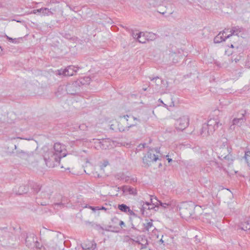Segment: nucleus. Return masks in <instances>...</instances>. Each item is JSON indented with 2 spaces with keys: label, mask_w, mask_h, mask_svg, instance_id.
Listing matches in <instances>:
<instances>
[{
  "label": "nucleus",
  "mask_w": 250,
  "mask_h": 250,
  "mask_svg": "<svg viewBox=\"0 0 250 250\" xmlns=\"http://www.w3.org/2000/svg\"><path fill=\"white\" fill-rule=\"evenodd\" d=\"M42 150V156L46 166L48 167H54L55 163L59 162L62 158L66 155L65 146L59 143L54 144L53 149L44 146Z\"/></svg>",
  "instance_id": "nucleus-1"
},
{
  "label": "nucleus",
  "mask_w": 250,
  "mask_h": 250,
  "mask_svg": "<svg viewBox=\"0 0 250 250\" xmlns=\"http://www.w3.org/2000/svg\"><path fill=\"white\" fill-rule=\"evenodd\" d=\"M32 189L37 193L36 197V203L42 206H45L49 203L51 195V189L47 187H42L35 183L32 185Z\"/></svg>",
  "instance_id": "nucleus-2"
},
{
  "label": "nucleus",
  "mask_w": 250,
  "mask_h": 250,
  "mask_svg": "<svg viewBox=\"0 0 250 250\" xmlns=\"http://www.w3.org/2000/svg\"><path fill=\"white\" fill-rule=\"evenodd\" d=\"M189 118L187 115H184L180 117L176 121L175 125L177 130H183L186 128L189 125Z\"/></svg>",
  "instance_id": "nucleus-3"
},
{
  "label": "nucleus",
  "mask_w": 250,
  "mask_h": 250,
  "mask_svg": "<svg viewBox=\"0 0 250 250\" xmlns=\"http://www.w3.org/2000/svg\"><path fill=\"white\" fill-rule=\"evenodd\" d=\"M158 159V156L155 155L153 153V150L151 149L143 158V166L145 167H148L151 165V162H156Z\"/></svg>",
  "instance_id": "nucleus-4"
},
{
  "label": "nucleus",
  "mask_w": 250,
  "mask_h": 250,
  "mask_svg": "<svg viewBox=\"0 0 250 250\" xmlns=\"http://www.w3.org/2000/svg\"><path fill=\"white\" fill-rule=\"evenodd\" d=\"M193 206L188 204L184 203L183 207L180 208V213L183 218L189 217L191 216L193 210Z\"/></svg>",
  "instance_id": "nucleus-5"
},
{
  "label": "nucleus",
  "mask_w": 250,
  "mask_h": 250,
  "mask_svg": "<svg viewBox=\"0 0 250 250\" xmlns=\"http://www.w3.org/2000/svg\"><path fill=\"white\" fill-rule=\"evenodd\" d=\"M206 125L208 126L209 133L212 134L222 124L220 123V121L218 118H212L209 119Z\"/></svg>",
  "instance_id": "nucleus-6"
},
{
  "label": "nucleus",
  "mask_w": 250,
  "mask_h": 250,
  "mask_svg": "<svg viewBox=\"0 0 250 250\" xmlns=\"http://www.w3.org/2000/svg\"><path fill=\"white\" fill-rule=\"evenodd\" d=\"M206 125L208 126L209 133L212 134L222 124L220 123V121L218 118H212L209 119Z\"/></svg>",
  "instance_id": "nucleus-7"
},
{
  "label": "nucleus",
  "mask_w": 250,
  "mask_h": 250,
  "mask_svg": "<svg viewBox=\"0 0 250 250\" xmlns=\"http://www.w3.org/2000/svg\"><path fill=\"white\" fill-rule=\"evenodd\" d=\"M78 69L75 66L70 65L63 70H59L58 74L59 75H62L65 76H71L76 73Z\"/></svg>",
  "instance_id": "nucleus-8"
},
{
  "label": "nucleus",
  "mask_w": 250,
  "mask_h": 250,
  "mask_svg": "<svg viewBox=\"0 0 250 250\" xmlns=\"http://www.w3.org/2000/svg\"><path fill=\"white\" fill-rule=\"evenodd\" d=\"M246 112L242 113L240 116L237 118H234L232 121V125H230V127L232 125H237L238 126H241L246 121L245 117Z\"/></svg>",
  "instance_id": "nucleus-9"
},
{
  "label": "nucleus",
  "mask_w": 250,
  "mask_h": 250,
  "mask_svg": "<svg viewBox=\"0 0 250 250\" xmlns=\"http://www.w3.org/2000/svg\"><path fill=\"white\" fill-rule=\"evenodd\" d=\"M121 189L125 195H132L135 196L137 194V189L129 186H123Z\"/></svg>",
  "instance_id": "nucleus-10"
},
{
  "label": "nucleus",
  "mask_w": 250,
  "mask_h": 250,
  "mask_svg": "<svg viewBox=\"0 0 250 250\" xmlns=\"http://www.w3.org/2000/svg\"><path fill=\"white\" fill-rule=\"evenodd\" d=\"M222 152H224V154H221L220 157L222 159L228 160L229 163H232L233 159L232 155L230 154V149L228 147L223 148Z\"/></svg>",
  "instance_id": "nucleus-11"
},
{
  "label": "nucleus",
  "mask_w": 250,
  "mask_h": 250,
  "mask_svg": "<svg viewBox=\"0 0 250 250\" xmlns=\"http://www.w3.org/2000/svg\"><path fill=\"white\" fill-rule=\"evenodd\" d=\"M229 29H225L223 31V33H219L214 39V42L215 43H220L223 41H225L228 38H226V36L227 35L226 34L224 35V34H226V31H228Z\"/></svg>",
  "instance_id": "nucleus-12"
},
{
  "label": "nucleus",
  "mask_w": 250,
  "mask_h": 250,
  "mask_svg": "<svg viewBox=\"0 0 250 250\" xmlns=\"http://www.w3.org/2000/svg\"><path fill=\"white\" fill-rule=\"evenodd\" d=\"M169 58L172 60L173 63H176L180 59L183 58L182 53L180 51L178 53H171L169 54Z\"/></svg>",
  "instance_id": "nucleus-13"
},
{
  "label": "nucleus",
  "mask_w": 250,
  "mask_h": 250,
  "mask_svg": "<svg viewBox=\"0 0 250 250\" xmlns=\"http://www.w3.org/2000/svg\"><path fill=\"white\" fill-rule=\"evenodd\" d=\"M206 166L207 167L206 168H205V170L208 172H209L211 170L212 168H220L219 164L217 162L214 161H211L208 162L206 164Z\"/></svg>",
  "instance_id": "nucleus-14"
},
{
  "label": "nucleus",
  "mask_w": 250,
  "mask_h": 250,
  "mask_svg": "<svg viewBox=\"0 0 250 250\" xmlns=\"http://www.w3.org/2000/svg\"><path fill=\"white\" fill-rule=\"evenodd\" d=\"M130 116H128L127 115H124L123 116H120V118H124L126 121V122H127V126L124 128H120V131H121V132H125V131H127L129 130L130 128L134 126H135L136 125H137V123H135L134 124H129L128 123V118Z\"/></svg>",
  "instance_id": "nucleus-15"
},
{
  "label": "nucleus",
  "mask_w": 250,
  "mask_h": 250,
  "mask_svg": "<svg viewBox=\"0 0 250 250\" xmlns=\"http://www.w3.org/2000/svg\"><path fill=\"white\" fill-rule=\"evenodd\" d=\"M76 85L74 83H69L66 85V93L68 94L73 95L76 93Z\"/></svg>",
  "instance_id": "nucleus-16"
},
{
  "label": "nucleus",
  "mask_w": 250,
  "mask_h": 250,
  "mask_svg": "<svg viewBox=\"0 0 250 250\" xmlns=\"http://www.w3.org/2000/svg\"><path fill=\"white\" fill-rule=\"evenodd\" d=\"M201 135L203 137H207L211 133H209V131L208 130V126L206 124H204L203 125L202 129L200 131Z\"/></svg>",
  "instance_id": "nucleus-17"
},
{
  "label": "nucleus",
  "mask_w": 250,
  "mask_h": 250,
  "mask_svg": "<svg viewBox=\"0 0 250 250\" xmlns=\"http://www.w3.org/2000/svg\"><path fill=\"white\" fill-rule=\"evenodd\" d=\"M138 41L142 43H145L147 41L146 38V33L140 32L138 33L137 37Z\"/></svg>",
  "instance_id": "nucleus-18"
},
{
  "label": "nucleus",
  "mask_w": 250,
  "mask_h": 250,
  "mask_svg": "<svg viewBox=\"0 0 250 250\" xmlns=\"http://www.w3.org/2000/svg\"><path fill=\"white\" fill-rule=\"evenodd\" d=\"M150 80L153 83H155V85L156 86V88L158 89V86L161 85L162 83L164 82V81L162 80L158 77H156L155 78H150Z\"/></svg>",
  "instance_id": "nucleus-19"
},
{
  "label": "nucleus",
  "mask_w": 250,
  "mask_h": 250,
  "mask_svg": "<svg viewBox=\"0 0 250 250\" xmlns=\"http://www.w3.org/2000/svg\"><path fill=\"white\" fill-rule=\"evenodd\" d=\"M66 92V85H62L59 86L57 91L55 93L57 96H59L62 94H65Z\"/></svg>",
  "instance_id": "nucleus-20"
},
{
  "label": "nucleus",
  "mask_w": 250,
  "mask_h": 250,
  "mask_svg": "<svg viewBox=\"0 0 250 250\" xmlns=\"http://www.w3.org/2000/svg\"><path fill=\"white\" fill-rule=\"evenodd\" d=\"M28 188L25 185L21 186L17 191V193L19 195L23 194L26 193L28 191Z\"/></svg>",
  "instance_id": "nucleus-21"
},
{
  "label": "nucleus",
  "mask_w": 250,
  "mask_h": 250,
  "mask_svg": "<svg viewBox=\"0 0 250 250\" xmlns=\"http://www.w3.org/2000/svg\"><path fill=\"white\" fill-rule=\"evenodd\" d=\"M79 81L82 85L88 84L91 82V78L89 77H84L79 79Z\"/></svg>",
  "instance_id": "nucleus-22"
},
{
  "label": "nucleus",
  "mask_w": 250,
  "mask_h": 250,
  "mask_svg": "<svg viewBox=\"0 0 250 250\" xmlns=\"http://www.w3.org/2000/svg\"><path fill=\"white\" fill-rule=\"evenodd\" d=\"M144 229L146 231H149L151 230L152 228H155L153 227L152 220H150V221H148L146 223H144Z\"/></svg>",
  "instance_id": "nucleus-23"
},
{
  "label": "nucleus",
  "mask_w": 250,
  "mask_h": 250,
  "mask_svg": "<svg viewBox=\"0 0 250 250\" xmlns=\"http://www.w3.org/2000/svg\"><path fill=\"white\" fill-rule=\"evenodd\" d=\"M241 229L244 230L250 229V220H247L241 224Z\"/></svg>",
  "instance_id": "nucleus-24"
},
{
  "label": "nucleus",
  "mask_w": 250,
  "mask_h": 250,
  "mask_svg": "<svg viewBox=\"0 0 250 250\" xmlns=\"http://www.w3.org/2000/svg\"><path fill=\"white\" fill-rule=\"evenodd\" d=\"M147 41H153L156 38V35L152 32H146Z\"/></svg>",
  "instance_id": "nucleus-25"
},
{
  "label": "nucleus",
  "mask_w": 250,
  "mask_h": 250,
  "mask_svg": "<svg viewBox=\"0 0 250 250\" xmlns=\"http://www.w3.org/2000/svg\"><path fill=\"white\" fill-rule=\"evenodd\" d=\"M17 153L18 156L21 158L25 159L29 157V154L23 150L17 151Z\"/></svg>",
  "instance_id": "nucleus-26"
},
{
  "label": "nucleus",
  "mask_w": 250,
  "mask_h": 250,
  "mask_svg": "<svg viewBox=\"0 0 250 250\" xmlns=\"http://www.w3.org/2000/svg\"><path fill=\"white\" fill-rule=\"evenodd\" d=\"M118 208L119 209L124 212H127V211H128V209L129 208V207L124 204L119 205Z\"/></svg>",
  "instance_id": "nucleus-27"
},
{
  "label": "nucleus",
  "mask_w": 250,
  "mask_h": 250,
  "mask_svg": "<svg viewBox=\"0 0 250 250\" xmlns=\"http://www.w3.org/2000/svg\"><path fill=\"white\" fill-rule=\"evenodd\" d=\"M90 243L91 244V247L88 246L87 244H84L83 248L85 250H94L96 248V244L93 243L92 242H90Z\"/></svg>",
  "instance_id": "nucleus-28"
},
{
  "label": "nucleus",
  "mask_w": 250,
  "mask_h": 250,
  "mask_svg": "<svg viewBox=\"0 0 250 250\" xmlns=\"http://www.w3.org/2000/svg\"><path fill=\"white\" fill-rule=\"evenodd\" d=\"M140 205L141 206V212L142 214L144 215L145 214V211L147 209V207L146 206V202L141 201L140 202Z\"/></svg>",
  "instance_id": "nucleus-29"
},
{
  "label": "nucleus",
  "mask_w": 250,
  "mask_h": 250,
  "mask_svg": "<svg viewBox=\"0 0 250 250\" xmlns=\"http://www.w3.org/2000/svg\"><path fill=\"white\" fill-rule=\"evenodd\" d=\"M142 241H143V243H141L139 241H137V242L138 243L139 245H141V250H144V249L146 247V246L148 244L147 241L146 239H145L144 240L142 239Z\"/></svg>",
  "instance_id": "nucleus-30"
},
{
  "label": "nucleus",
  "mask_w": 250,
  "mask_h": 250,
  "mask_svg": "<svg viewBox=\"0 0 250 250\" xmlns=\"http://www.w3.org/2000/svg\"><path fill=\"white\" fill-rule=\"evenodd\" d=\"M245 158L248 165H250V151L245 152Z\"/></svg>",
  "instance_id": "nucleus-31"
},
{
  "label": "nucleus",
  "mask_w": 250,
  "mask_h": 250,
  "mask_svg": "<svg viewBox=\"0 0 250 250\" xmlns=\"http://www.w3.org/2000/svg\"><path fill=\"white\" fill-rule=\"evenodd\" d=\"M237 31V29L236 27H233L231 30L230 31V34L227 35V36H226V38H230L231 36H232L234 34V33Z\"/></svg>",
  "instance_id": "nucleus-32"
},
{
  "label": "nucleus",
  "mask_w": 250,
  "mask_h": 250,
  "mask_svg": "<svg viewBox=\"0 0 250 250\" xmlns=\"http://www.w3.org/2000/svg\"><path fill=\"white\" fill-rule=\"evenodd\" d=\"M50 13H51V12L49 11V8H43L42 14L43 16H50Z\"/></svg>",
  "instance_id": "nucleus-33"
},
{
  "label": "nucleus",
  "mask_w": 250,
  "mask_h": 250,
  "mask_svg": "<svg viewBox=\"0 0 250 250\" xmlns=\"http://www.w3.org/2000/svg\"><path fill=\"white\" fill-rule=\"evenodd\" d=\"M154 204H150L149 203L146 202V206L147 207V210L152 209L155 208L154 206Z\"/></svg>",
  "instance_id": "nucleus-34"
},
{
  "label": "nucleus",
  "mask_w": 250,
  "mask_h": 250,
  "mask_svg": "<svg viewBox=\"0 0 250 250\" xmlns=\"http://www.w3.org/2000/svg\"><path fill=\"white\" fill-rule=\"evenodd\" d=\"M155 199L159 203V205L164 208H167L168 206H169L170 205L169 203H162L160 201L157 200L156 198H155Z\"/></svg>",
  "instance_id": "nucleus-35"
},
{
  "label": "nucleus",
  "mask_w": 250,
  "mask_h": 250,
  "mask_svg": "<svg viewBox=\"0 0 250 250\" xmlns=\"http://www.w3.org/2000/svg\"><path fill=\"white\" fill-rule=\"evenodd\" d=\"M87 126L85 124H82L79 125V128L81 130H84L87 128Z\"/></svg>",
  "instance_id": "nucleus-36"
},
{
  "label": "nucleus",
  "mask_w": 250,
  "mask_h": 250,
  "mask_svg": "<svg viewBox=\"0 0 250 250\" xmlns=\"http://www.w3.org/2000/svg\"><path fill=\"white\" fill-rule=\"evenodd\" d=\"M62 206H63V205L61 203H55L54 204V208H55L60 207H61Z\"/></svg>",
  "instance_id": "nucleus-37"
},
{
  "label": "nucleus",
  "mask_w": 250,
  "mask_h": 250,
  "mask_svg": "<svg viewBox=\"0 0 250 250\" xmlns=\"http://www.w3.org/2000/svg\"><path fill=\"white\" fill-rule=\"evenodd\" d=\"M49 11L51 12V13H50V15H52L56 12V9L55 8H51L49 9Z\"/></svg>",
  "instance_id": "nucleus-38"
},
{
  "label": "nucleus",
  "mask_w": 250,
  "mask_h": 250,
  "mask_svg": "<svg viewBox=\"0 0 250 250\" xmlns=\"http://www.w3.org/2000/svg\"><path fill=\"white\" fill-rule=\"evenodd\" d=\"M127 212H128V213L130 214V215H133V216H135L136 214H135V213L133 211V210H131L130 209V208H129L128 209V211H127Z\"/></svg>",
  "instance_id": "nucleus-39"
},
{
  "label": "nucleus",
  "mask_w": 250,
  "mask_h": 250,
  "mask_svg": "<svg viewBox=\"0 0 250 250\" xmlns=\"http://www.w3.org/2000/svg\"><path fill=\"white\" fill-rule=\"evenodd\" d=\"M30 238V237H27L26 239H25V243L26 244V245L28 246H30L31 245V244H30V243L29 244L28 243V241H30V240H29Z\"/></svg>",
  "instance_id": "nucleus-40"
},
{
  "label": "nucleus",
  "mask_w": 250,
  "mask_h": 250,
  "mask_svg": "<svg viewBox=\"0 0 250 250\" xmlns=\"http://www.w3.org/2000/svg\"><path fill=\"white\" fill-rule=\"evenodd\" d=\"M90 208L92 210H100V208H99V207H90Z\"/></svg>",
  "instance_id": "nucleus-41"
},
{
  "label": "nucleus",
  "mask_w": 250,
  "mask_h": 250,
  "mask_svg": "<svg viewBox=\"0 0 250 250\" xmlns=\"http://www.w3.org/2000/svg\"><path fill=\"white\" fill-rule=\"evenodd\" d=\"M43 9V8H40L38 9H36V11H38V13H41L42 14Z\"/></svg>",
  "instance_id": "nucleus-42"
},
{
  "label": "nucleus",
  "mask_w": 250,
  "mask_h": 250,
  "mask_svg": "<svg viewBox=\"0 0 250 250\" xmlns=\"http://www.w3.org/2000/svg\"><path fill=\"white\" fill-rule=\"evenodd\" d=\"M138 33H135L134 32H133L132 35V36L134 38H136L137 39V37L138 36Z\"/></svg>",
  "instance_id": "nucleus-43"
},
{
  "label": "nucleus",
  "mask_w": 250,
  "mask_h": 250,
  "mask_svg": "<svg viewBox=\"0 0 250 250\" xmlns=\"http://www.w3.org/2000/svg\"><path fill=\"white\" fill-rule=\"evenodd\" d=\"M166 157L167 158V161H168V162L169 163H170V162H172V159H171V158H169L168 157V155H167V156H166Z\"/></svg>",
  "instance_id": "nucleus-44"
},
{
  "label": "nucleus",
  "mask_w": 250,
  "mask_h": 250,
  "mask_svg": "<svg viewBox=\"0 0 250 250\" xmlns=\"http://www.w3.org/2000/svg\"><path fill=\"white\" fill-rule=\"evenodd\" d=\"M132 118L133 119L134 121H138V122L140 121V120L139 119H138L137 118L135 117L134 116H132Z\"/></svg>",
  "instance_id": "nucleus-45"
},
{
  "label": "nucleus",
  "mask_w": 250,
  "mask_h": 250,
  "mask_svg": "<svg viewBox=\"0 0 250 250\" xmlns=\"http://www.w3.org/2000/svg\"><path fill=\"white\" fill-rule=\"evenodd\" d=\"M108 164V162L107 161H105L104 162V164H103V166L104 167H106L107 165Z\"/></svg>",
  "instance_id": "nucleus-46"
},
{
  "label": "nucleus",
  "mask_w": 250,
  "mask_h": 250,
  "mask_svg": "<svg viewBox=\"0 0 250 250\" xmlns=\"http://www.w3.org/2000/svg\"><path fill=\"white\" fill-rule=\"evenodd\" d=\"M119 225H120V226L122 227V226H125V223H124V222L123 221H120Z\"/></svg>",
  "instance_id": "nucleus-47"
},
{
  "label": "nucleus",
  "mask_w": 250,
  "mask_h": 250,
  "mask_svg": "<svg viewBox=\"0 0 250 250\" xmlns=\"http://www.w3.org/2000/svg\"><path fill=\"white\" fill-rule=\"evenodd\" d=\"M6 36V38L7 39L9 40V41H13V39L10 37H9L8 36Z\"/></svg>",
  "instance_id": "nucleus-48"
},
{
  "label": "nucleus",
  "mask_w": 250,
  "mask_h": 250,
  "mask_svg": "<svg viewBox=\"0 0 250 250\" xmlns=\"http://www.w3.org/2000/svg\"><path fill=\"white\" fill-rule=\"evenodd\" d=\"M233 61H234L235 62H237L239 61V59L235 58L234 59V60H232V62H233Z\"/></svg>",
  "instance_id": "nucleus-49"
},
{
  "label": "nucleus",
  "mask_w": 250,
  "mask_h": 250,
  "mask_svg": "<svg viewBox=\"0 0 250 250\" xmlns=\"http://www.w3.org/2000/svg\"><path fill=\"white\" fill-rule=\"evenodd\" d=\"M32 13H33V14H37V13H38V11H36V9H35V10H34L32 11Z\"/></svg>",
  "instance_id": "nucleus-50"
},
{
  "label": "nucleus",
  "mask_w": 250,
  "mask_h": 250,
  "mask_svg": "<svg viewBox=\"0 0 250 250\" xmlns=\"http://www.w3.org/2000/svg\"><path fill=\"white\" fill-rule=\"evenodd\" d=\"M100 210H106V208H105L104 207H102V208H100Z\"/></svg>",
  "instance_id": "nucleus-51"
},
{
  "label": "nucleus",
  "mask_w": 250,
  "mask_h": 250,
  "mask_svg": "<svg viewBox=\"0 0 250 250\" xmlns=\"http://www.w3.org/2000/svg\"><path fill=\"white\" fill-rule=\"evenodd\" d=\"M2 52V49L1 48V47H0V55H1Z\"/></svg>",
  "instance_id": "nucleus-52"
},
{
  "label": "nucleus",
  "mask_w": 250,
  "mask_h": 250,
  "mask_svg": "<svg viewBox=\"0 0 250 250\" xmlns=\"http://www.w3.org/2000/svg\"><path fill=\"white\" fill-rule=\"evenodd\" d=\"M163 104L164 105V107H166L167 108H168V106L166 104L163 103Z\"/></svg>",
  "instance_id": "nucleus-53"
},
{
  "label": "nucleus",
  "mask_w": 250,
  "mask_h": 250,
  "mask_svg": "<svg viewBox=\"0 0 250 250\" xmlns=\"http://www.w3.org/2000/svg\"><path fill=\"white\" fill-rule=\"evenodd\" d=\"M158 101H159L160 102H161V103H162V104H163V103H163V101H162L161 99H159V100H158Z\"/></svg>",
  "instance_id": "nucleus-54"
},
{
  "label": "nucleus",
  "mask_w": 250,
  "mask_h": 250,
  "mask_svg": "<svg viewBox=\"0 0 250 250\" xmlns=\"http://www.w3.org/2000/svg\"><path fill=\"white\" fill-rule=\"evenodd\" d=\"M150 200H151V202L152 203L153 202V199L152 198V196H151Z\"/></svg>",
  "instance_id": "nucleus-55"
},
{
  "label": "nucleus",
  "mask_w": 250,
  "mask_h": 250,
  "mask_svg": "<svg viewBox=\"0 0 250 250\" xmlns=\"http://www.w3.org/2000/svg\"><path fill=\"white\" fill-rule=\"evenodd\" d=\"M230 47H231V48H233V47H234V46H233V44H231Z\"/></svg>",
  "instance_id": "nucleus-56"
},
{
  "label": "nucleus",
  "mask_w": 250,
  "mask_h": 250,
  "mask_svg": "<svg viewBox=\"0 0 250 250\" xmlns=\"http://www.w3.org/2000/svg\"><path fill=\"white\" fill-rule=\"evenodd\" d=\"M143 89H144V91L146 90V88H144Z\"/></svg>",
  "instance_id": "nucleus-57"
},
{
  "label": "nucleus",
  "mask_w": 250,
  "mask_h": 250,
  "mask_svg": "<svg viewBox=\"0 0 250 250\" xmlns=\"http://www.w3.org/2000/svg\"><path fill=\"white\" fill-rule=\"evenodd\" d=\"M15 149L17 148V146H15Z\"/></svg>",
  "instance_id": "nucleus-58"
}]
</instances>
